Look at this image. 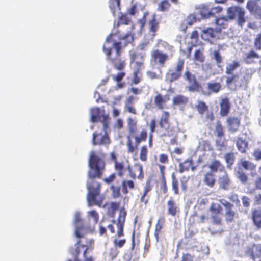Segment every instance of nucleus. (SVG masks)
<instances>
[{
  "mask_svg": "<svg viewBox=\"0 0 261 261\" xmlns=\"http://www.w3.org/2000/svg\"><path fill=\"white\" fill-rule=\"evenodd\" d=\"M254 186L255 190L261 191V177H258L255 180Z\"/></svg>",
  "mask_w": 261,
  "mask_h": 261,
  "instance_id": "64",
  "label": "nucleus"
},
{
  "mask_svg": "<svg viewBox=\"0 0 261 261\" xmlns=\"http://www.w3.org/2000/svg\"><path fill=\"white\" fill-rule=\"evenodd\" d=\"M87 231L84 226L78 227L76 228L75 234L76 237L80 239L77 242L76 248L74 251L72 252V254L74 255V261H79L77 259L78 256L80 254V247L83 248L82 245H86V242H88V239L86 238Z\"/></svg>",
  "mask_w": 261,
  "mask_h": 261,
  "instance_id": "9",
  "label": "nucleus"
},
{
  "mask_svg": "<svg viewBox=\"0 0 261 261\" xmlns=\"http://www.w3.org/2000/svg\"><path fill=\"white\" fill-rule=\"evenodd\" d=\"M221 84L218 82H208L207 84V91H202L204 95H209L212 93H217L221 89Z\"/></svg>",
  "mask_w": 261,
  "mask_h": 261,
  "instance_id": "22",
  "label": "nucleus"
},
{
  "mask_svg": "<svg viewBox=\"0 0 261 261\" xmlns=\"http://www.w3.org/2000/svg\"><path fill=\"white\" fill-rule=\"evenodd\" d=\"M147 138V130L143 128L139 136H135V142L133 143L130 136H127L126 146L128 153H133L138 150L139 145L141 142L145 141Z\"/></svg>",
  "mask_w": 261,
  "mask_h": 261,
  "instance_id": "6",
  "label": "nucleus"
},
{
  "mask_svg": "<svg viewBox=\"0 0 261 261\" xmlns=\"http://www.w3.org/2000/svg\"><path fill=\"white\" fill-rule=\"evenodd\" d=\"M237 147L238 150L242 153L246 152V148L248 147V143L241 138H239L237 142Z\"/></svg>",
  "mask_w": 261,
  "mask_h": 261,
  "instance_id": "38",
  "label": "nucleus"
},
{
  "mask_svg": "<svg viewBox=\"0 0 261 261\" xmlns=\"http://www.w3.org/2000/svg\"><path fill=\"white\" fill-rule=\"evenodd\" d=\"M146 75L151 80L159 79L161 77L160 75L158 74L156 72L152 71H147L146 72Z\"/></svg>",
  "mask_w": 261,
  "mask_h": 261,
  "instance_id": "61",
  "label": "nucleus"
},
{
  "mask_svg": "<svg viewBox=\"0 0 261 261\" xmlns=\"http://www.w3.org/2000/svg\"><path fill=\"white\" fill-rule=\"evenodd\" d=\"M148 149L146 145L142 146L140 148V159L143 162H146L147 160Z\"/></svg>",
  "mask_w": 261,
  "mask_h": 261,
  "instance_id": "52",
  "label": "nucleus"
},
{
  "mask_svg": "<svg viewBox=\"0 0 261 261\" xmlns=\"http://www.w3.org/2000/svg\"><path fill=\"white\" fill-rule=\"evenodd\" d=\"M253 44L254 47L256 50H261V33L256 35Z\"/></svg>",
  "mask_w": 261,
  "mask_h": 261,
  "instance_id": "55",
  "label": "nucleus"
},
{
  "mask_svg": "<svg viewBox=\"0 0 261 261\" xmlns=\"http://www.w3.org/2000/svg\"><path fill=\"white\" fill-rule=\"evenodd\" d=\"M225 160L228 167L232 165L235 161V156L233 152L227 153L225 155Z\"/></svg>",
  "mask_w": 261,
  "mask_h": 261,
  "instance_id": "49",
  "label": "nucleus"
},
{
  "mask_svg": "<svg viewBox=\"0 0 261 261\" xmlns=\"http://www.w3.org/2000/svg\"><path fill=\"white\" fill-rule=\"evenodd\" d=\"M88 166L89 169L86 184L88 204L89 206L97 205L100 207L104 196L100 194L101 184L97 180V178L102 177L106 168V163L95 151H92L88 160Z\"/></svg>",
  "mask_w": 261,
  "mask_h": 261,
  "instance_id": "1",
  "label": "nucleus"
},
{
  "mask_svg": "<svg viewBox=\"0 0 261 261\" xmlns=\"http://www.w3.org/2000/svg\"><path fill=\"white\" fill-rule=\"evenodd\" d=\"M208 168L210 169V172H212L213 173H215L218 171L224 172L225 171V167L221 163V162L218 160H213L210 164L208 165Z\"/></svg>",
  "mask_w": 261,
  "mask_h": 261,
  "instance_id": "25",
  "label": "nucleus"
},
{
  "mask_svg": "<svg viewBox=\"0 0 261 261\" xmlns=\"http://www.w3.org/2000/svg\"><path fill=\"white\" fill-rule=\"evenodd\" d=\"M88 216L93 219L95 224L98 223L99 216L98 213L95 210H91L88 212Z\"/></svg>",
  "mask_w": 261,
  "mask_h": 261,
  "instance_id": "57",
  "label": "nucleus"
},
{
  "mask_svg": "<svg viewBox=\"0 0 261 261\" xmlns=\"http://www.w3.org/2000/svg\"><path fill=\"white\" fill-rule=\"evenodd\" d=\"M195 108L199 114L203 115L204 113L208 111V107L206 104L203 101H198L197 104L196 105Z\"/></svg>",
  "mask_w": 261,
  "mask_h": 261,
  "instance_id": "40",
  "label": "nucleus"
},
{
  "mask_svg": "<svg viewBox=\"0 0 261 261\" xmlns=\"http://www.w3.org/2000/svg\"><path fill=\"white\" fill-rule=\"evenodd\" d=\"M120 0H110L109 1V7L113 14L115 16L116 11L119 10Z\"/></svg>",
  "mask_w": 261,
  "mask_h": 261,
  "instance_id": "41",
  "label": "nucleus"
},
{
  "mask_svg": "<svg viewBox=\"0 0 261 261\" xmlns=\"http://www.w3.org/2000/svg\"><path fill=\"white\" fill-rule=\"evenodd\" d=\"M134 99L133 95L127 97L125 101L124 109L125 112L135 115L137 114V111L134 105Z\"/></svg>",
  "mask_w": 261,
  "mask_h": 261,
  "instance_id": "23",
  "label": "nucleus"
},
{
  "mask_svg": "<svg viewBox=\"0 0 261 261\" xmlns=\"http://www.w3.org/2000/svg\"><path fill=\"white\" fill-rule=\"evenodd\" d=\"M127 215V212L124 206L121 207L119 211V216L116 220H113L112 224L108 226V228L111 233H115V230L114 224H116L117 228V236L118 238L124 236V227L125 222V219Z\"/></svg>",
  "mask_w": 261,
  "mask_h": 261,
  "instance_id": "5",
  "label": "nucleus"
},
{
  "mask_svg": "<svg viewBox=\"0 0 261 261\" xmlns=\"http://www.w3.org/2000/svg\"><path fill=\"white\" fill-rule=\"evenodd\" d=\"M240 66L238 61H234L231 63H229L226 67L225 73L226 74H232L234 71Z\"/></svg>",
  "mask_w": 261,
  "mask_h": 261,
  "instance_id": "39",
  "label": "nucleus"
},
{
  "mask_svg": "<svg viewBox=\"0 0 261 261\" xmlns=\"http://www.w3.org/2000/svg\"><path fill=\"white\" fill-rule=\"evenodd\" d=\"M170 117V113L165 111L162 112L160 117L159 125L162 129L165 130L163 134L164 136H172L175 132L173 127L171 126Z\"/></svg>",
  "mask_w": 261,
  "mask_h": 261,
  "instance_id": "8",
  "label": "nucleus"
},
{
  "mask_svg": "<svg viewBox=\"0 0 261 261\" xmlns=\"http://www.w3.org/2000/svg\"><path fill=\"white\" fill-rule=\"evenodd\" d=\"M110 189L112 191V195L113 198H117L120 196V187L119 186L112 185L110 187Z\"/></svg>",
  "mask_w": 261,
  "mask_h": 261,
  "instance_id": "53",
  "label": "nucleus"
},
{
  "mask_svg": "<svg viewBox=\"0 0 261 261\" xmlns=\"http://www.w3.org/2000/svg\"><path fill=\"white\" fill-rule=\"evenodd\" d=\"M238 177L240 179V180L243 183H245L248 180V177L247 175L242 171H239L238 172Z\"/></svg>",
  "mask_w": 261,
  "mask_h": 261,
  "instance_id": "63",
  "label": "nucleus"
},
{
  "mask_svg": "<svg viewBox=\"0 0 261 261\" xmlns=\"http://www.w3.org/2000/svg\"><path fill=\"white\" fill-rule=\"evenodd\" d=\"M203 182L210 188L214 186L216 183V176L215 173L212 172H207L204 175Z\"/></svg>",
  "mask_w": 261,
  "mask_h": 261,
  "instance_id": "30",
  "label": "nucleus"
},
{
  "mask_svg": "<svg viewBox=\"0 0 261 261\" xmlns=\"http://www.w3.org/2000/svg\"><path fill=\"white\" fill-rule=\"evenodd\" d=\"M119 206V202H111L107 206V215L109 217L114 218L115 216L116 211L118 210Z\"/></svg>",
  "mask_w": 261,
  "mask_h": 261,
  "instance_id": "33",
  "label": "nucleus"
},
{
  "mask_svg": "<svg viewBox=\"0 0 261 261\" xmlns=\"http://www.w3.org/2000/svg\"><path fill=\"white\" fill-rule=\"evenodd\" d=\"M171 6L168 0H163L159 5V10L161 11H165L168 10Z\"/></svg>",
  "mask_w": 261,
  "mask_h": 261,
  "instance_id": "56",
  "label": "nucleus"
},
{
  "mask_svg": "<svg viewBox=\"0 0 261 261\" xmlns=\"http://www.w3.org/2000/svg\"><path fill=\"white\" fill-rule=\"evenodd\" d=\"M245 253L253 261L260 258L261 257V244H254L248 246Z\"/></svg>",
  "mask_w": 261,
  "mask_h": 261,
  "instance_id": "16",
  "label": "nucleus"
},
{
  "mask_svg": "<svg viewBox=\"0 0 261 261\" xmlns=\"http://www.w3.org/2000/svg\"><path fill=\"white\" fill-rule=\"evenodd\" d=\"M219 201L226 209L225 214L226 221L227 222H232L236 216V212L232 210L233 205L224 199H220Z\"/></svg>",
  "mask_w": 261,
  "mask_h": 261,
  "instance_id": "15",
  "label": "nucleus"
},
{
  "mask_svg": "<svg viewBox=\"0 0 261 261\" xmlns=\"http://www.w3.org/2000/svg\"><path fill=\"white\" fill-rule=\"evenodd\" d=\"M242 167L246 170H252L255 167V166L248 161H243L241 162Z\"/></svg>",
  "mask_w": 261,
  "mask_h": 261,
  "instance_id": "58",
  "label": "nucleus"
},
{
  "mask_svg": "<svg viewBox=\"0 0 261 261\" xmlns=\"http://www.w3.org/2000/svg\"><path fill=\"white\" fill-rule=\"evenodd\" d=\"M188 101V98L181 95H177L173 98V104L174 105H185Z\"/></svg>",
  "mask_w": 261,
  "mask_h": 261,
  "instance_id": "42",
  "label": "nucleus"
},
{
  "mask_svg": "<svg viewBox=\"0 0 261 261\" xmlns=\"http://www.w3.org/2000/svg\"><path fill=\"white\" fill-rule=\"evenodd\" d=\"M229 130L232 133L237 132L240 126V119L237 117L229 116L226 119Z\"/></svg>",
  "mask_w": 261,
  "mask_h": 261,
  "instance_id": "21",
  "label": "nucleus"
},
{
  "mask_svg": "<svg viewBox=\"0 0 261 261\" xmlns=\"http://www.w3.org/2000/svg\"><path fill=\"white\" fill-rule=\"evenodd\" d=\"M165 222V219L163 217L159 218L155 225L154 236L157 241L159 240V233L162 229L163 225Z\"/></svg>",
  "mask_w": 261,
  "mask_h": 261,
  "instance_id": "37",
  "label": "nucleus"
},
{
  "mask_svg": "<svg viewBox=\"0 0 261 261\" xmlns=\"http://www.w3.org/2000/svg\"><path fill=\"white\" fill-rule=\"evenodd\" d=\"M194 59L196 62L199 63H203L205 61V56L203 51L200 49H197L195 51L194 55Z\"/></svg>",
  "mask_w": 261,
  "mask_h": 261,
  "instance_id": "46",
  "label": "nucleus"
},
{
  "mask_svg": "<svg viewBox=\"0 0 261 261\" xmlns=\"http://www.w3.org/2000/svg\"><path fill=\"white\" fill-rule=\"evenodd\" d=\"M230 76H228L226 80V84L227 85L229 86L232 84H235L239 78V76L237 74H230Z\"/></svg>",
  "mask_w": 261,
  "mask_h": 261,
  "instance_id": "54",
  "label": "nucleus"
},
{
  "mask_svg": "<svg viewBox=\"0 0 261 261\" xmlns=\"http://www.w3.org/2000/svg\"><path fill=\"white\" fill-rule=\"evenodd\" d=\"M172 178V189L174 191V193L175 195L179 194V188H178V180L176 177L174 173H173L171 175Z\"/></svg>",
  "mask_w": 261,
  "mask_h": 261,
  "instance_id": "44",
  "label": "nucleus"
},
{
  "mask_svg": "<svg viewBox=\"0 0 261 261\" xmlns=\"http://www.w3.org/2000/svg\"><path fill=\"white\" fill-rule=\"evenodd\" d=\"M113 34H110L102 46V51L104 53L107 62L117 70L119 71L116 74L112 75L113 80L117 83V87L122 88L125 86L124 82H120L126 75L123 70L126 63L125 59L121 57L122 45L121 42H117L113 39Z\"/></svg>",
  "mask_w": 261,
  "mask_h": 261,
  "instance_id": "2",
  "label": "nucleus"
},
{
  "mask_svg": "<svg viewBox=\"0 0 261 261\" xmlns=\"http://www.w3.org/2000/svg\"><path fill=\"white\" fill-rule=\"evenodd\" d=\"M190 43L192 46H197L199 41V33L197 30L192 32L190 35Z\"/></svg>",
  "mask_w": 261,
  "mask_h": 261,
  "instance_id": "47",
  "label": "nucleus"
},
{
  "mask_svg": "<svg viewBox=\"0 0 261 261\" xmlns=\"http://www.w3.org/2000/svg\"><path fill=\"white\" fill-rule=\"evenodd\" d=\"M214 133L217 137L220 139L222 138L225 136L224 128L222 126L221 121L219 120L217 121L216 123Z\"/></svg>",
  "mask_w": 261,
  "mask_h": 261,
  "instance_id": "36",
  "label": "nucleus"
},
{
  "mask_svg": "<svg viewBox=\"0 0 261 261\" xmlns=\"http://www.w3.org/2000/svg\"><path fill=\"white\" fill-rule=\"evenodd\" d=\"M119 252L117 248L115 247L111 248L110 250L109 256L111 257L112 259H113L116 257Z\"/></svg>",
  "mask_w": 261,
  "mask_h": 261,
  "instance_id": "62",
  "label": "nucleus"
},
{
  "mask_svg": "<svg viewBox=\"0 0 261 261\" xmlns=\"http://www.w3.org/2000/svg\"><path fill=\"white\" fill-rule=\"evenodd\" d=\"M260 0H249L246 4V8L250 13L257 14L261 18V7L258 2Z\"/></svg>",
  "mask_w": 261,
  "mask_h": 261,
  "instance_id": "20",
  "label": "nucleus"
},
{
  "mask_svg": "<svg viewBox=\"0 0 261 261\" xmlns=\"http://www.w3.org/2000/svg\"><path fill=\"white\" fill-rule=\"evenodd\" d=\"M122 192L124 194L128 193V189L132 190L135 188V183L133 180H124L121 184Z\"/></svg>",
  "mask_w": 261,
  "mask_h": 261,
  "instance_id": "34",
  "label": "nucleus"
},
{
  "mask_svg": "<svg viewBox=\"0 0 261 261\" xmlns=\"http://www.w3.org/2000/svg\"><path fill=\"white\" fill-rule=\"evenodd\" d=\"M149 30L152 33L153 37L155 36L156 32L159 29V22L156 19L155 14L153 15L152 18L149 21Z\"/></svg>",
  "mask_w": 261,
  "mask_h": 261,
  "instance_id": "31",
  "label": "nucleus"
},
{
  "mask_svg": "<svg viewBox=\"0 0 261 261\" xmlns=\"http://www.w3.org/2000/svg\"><path fill=\"white\" fill-rule=\"evenodd\" d=\"M127 129L129 135L134 136L137 131V121L131 117L127 119Z\"/></svg>",
  "mask_w": 261,
  "mask_h": 261,
  "instance_id": "28",
  "label": "nucleus"
},
{
  "mask_svg": "<svg viewBox=\"0 0 261 261\" xmlns=\"http://www.w3.org/2000/svg\"><path fill=\"white\" fill-rule=\"evenodd\" d=\"M125 239L118 240L115 239L113 241V243L116 248H122L126 243Z\"/></svg>",
  "mask_w": 261,
  "mask_h": 261,
  "instance_id": "59",
  "label": "nucleus"
},
{
  "mask_svg": "<svg viewBox=\"0 0 261 261\" xmlns=\"http://www.w3.org/2000/svg\"><path fill=\"white\" fill-rule=\"evenodd\" d=\"M142 74L139 69H136L133 72L132 83L134 85L139 84L142 80Z\"/></svg>",
  "mask_w": 261,
  "mask_h": 261,
  "instance_id": "43",
  "label": "nucleus"
},
{
  "mask_svg": "<svg viewBox=\"0 0 261 261\" xmlns=\"http://www.w3.org/2000/svg\"><path fill=\"white\" fill-rule=\"evenodd\" d=\"M245 10L239 6H232L228 8L227 10V17H221L215 20V29L220 34L223 29H226L228 26V20H233L237 17V22L239 25L242 27L246 21L245 17Z\"/></svg>",
  "mask_w": 261,
  "mask_h": 261,
  "instance_id": "3",
  "label": "nucleus"
},
{
  "mask_svg": "<svg viewBox=\"0 0 261 261\" xmlns=\"http://www.w3.org/2000/svg\"><path fill=\"white\" fill-rule=\"evenodd\" d=\"M220 110L219 114L221 117H225L228 115L229 113L231 103L229 99L227 97L221 98L219 103Z\"/></svg>",
  "mask_w": 261,
  "mask_h": 261,
  "instance_id": "18",
  "label": "nucleus"
},
{
  "mask_svg": "<svg viewBox=\"0 0 261 261\" xmlns=\"http://www.w3.org/2000/svg\"><path fill=\"white\" fill-rule=\"evenodd\" d=\"M130 21V19L126 14H121L118 18L117 26L119 27L121 24H128Z\"/></svg>",
  "mask_w": 261,
  "mask_h": 261,
  "instance_id": "51",
  "label": "nucleus"
},
{
  "mask_svg": "<svg viewBox=\"0 0 261 261\" xmlns=\"http://www.w3.org/2000/svg\"><path fill=\"white\" fill-rule=\"evenodd\" d=\"M224 172L223 175L219 177L218 184L220 188L226 190H228L229 187L230 180L226 172L224 171Z\"/></svg>",
  "mask_w": 261,
  "mask_h": 261,
  "instance_id": "26",
  "label": "nucleus"
},
{
  "mask_svg": "<svg viewBox=\"0 0 261 261\" xmlns=\"http://www.w3.org/2000/svg\"><path fill=\"white\" fill-rule=\"evenodd\" d=\"M199 14L202 18H207L212 15L210 10L207 6H202L199 10Z\"/></svg>",
  "mask_w": 261,
  "mask_h": 261,
  "instance_id": "45",
  "label": "nucleus"
},
{
  "mask_svg": "<svg viewBox=\"0 0 261 261\" xmlns=\"http://www.w3.org/2000/svg\"><path fill=\"white\" fill-rule=\"evenodd\" d=\"M218 48L219 50L214 51L213 56L217 64L219 66L222 62V58L219 53V50L222 48V45L218 44Z\"/></svg>",
  "mask_w": 261,
  "mask_h": 261,
  "instance_id": "50",
  "label": "nucleus"
},
{
  "mask_svg": "<svg viewBox=\"0 0 261 261\" xmlns=\"http://www.w3.org/2000/svg\"><path fill=\"white\" fill-rule=\"evenodd\" d=\"M196 167L193 166V161L192 159H187L179 165V172L183 173L191 169L192 171L195 170Z\"/></svg>",
  "mask_w": 261,
  "mask_h": 261,
  "instance_id": "27",
  "label": "nucleus"
},
{
  "mask_svg": "<svg viewBox=\"0 0 261 261\" xmlns=\"http://www.w3.org/2000/svg\"><path fill=\"white\" fill-rule=\"evenodd\" d=\"M219 35L216 29L211 27L204 28L200 33L201 39L211 44L219 39Z\"/></svg>",
  "mask_w": 261,
  "mask_h": 261,
  "instance_id": "12",
  "label": "nucleus"
},
{
  "mask_svg": "<svg viewBox=\"0 0 261 261\" xmlns=\"http://www.w3.org/2000/svg\"><path fill=\"white\" fill-rule=\"evenodd\" d=\"M209 211L211 213V219L213 224L216 225H222L221 215L223 213V207L221 205L216 202H213L211 203Z\"/></svg>",
  "mask_w": 261,
  "mask_h": 261,
  "instance_id": "10",
  "label": "nucleus"
},
{
  "mask_svg": "<svg viewBox=\"0 0 261 261\" xmlns=\"http://www.w3.org/2000/svg\"><path fill=\"white\" fill-rule=\"evenodd\" d=\"M129 176L133 180L138 178L142 180L144 178L143 166L139 163H135L133 165H128L127 167Z\"/></svg>",
  "mask_w": 261,
  "mask_h": 261,
  "instance_id": "13",
  "label": "nucleus"
},
{
  "mask_svg": "<svg viewBox=\"0 0 261 261\" xmlns=\"http://www.w3.org/2000/svg\"><path fill=\"white\" fill-rule=\"evenodd\" d=\"M120 40H124V46H126L128 44L131 43L134 41L133 35L130 32L127 33L125 35L121 37Z\"/></svg>",
  "mask_w": 261,
  "mask_h": 261,
  "instance_id": "48",
  "label": "nucleus"
},
{
  "mask_svg": "<svg viewBox=\"0 0 261 261\" xmlns=\"http://www.w3.org/2000/svg\"><path fill=\"white\" fill-rule=\"evenodd\" d=\"M184 77L189 84L187 86V89L190 92H199L202 89L201 85L196 79V76L192 74L189 70H187L184 73Z\"/></svg>",
  "mask_w": 261,
  "mask_h": 261,
  "instance_id": "11",
  "label": "nucleus"
},
{
  "mask_svg": "<svg viewBox=\"0 0 261 261\" xmlns=\"http://www.w3.org/2000/svg\"><path fill=\"white\" fill-rule=\"evenodd\" d=\"M170 97L168 95L164 96L161 93H158L154 98V104L159 110H163L166 108V102L169 100Z\"/></svg>",
  "mask_w": 261,
  "mask_h": 261,
  "instance_id": "19",
  "label": "nucleus"
},
{
  "mask_svg": "<svg viewBox=\"0 0 261 261\" xmlns=\"http://www.w3.org/2000/svg\"><path fill=\"white\" fill-rule=\"evenodd\" d=\"M114 169L119 177L123 176L125 172L124 162L123 161L116 162L114 164Z\"/></svg>",
  "mask_w": 261,
  "mask_h": 261,
  "instance_id": "35",
  "label": "nucleus"
},
{
  "mask_svg": "<svg viewBox=\"0 0 261 261\" xmlns=\"http://www.w3.org/2000/svg\"><path fill=\"white\" fill-rule=\"evenodd\" d=\"M185 60L178 58L174 69H170L166 74V80L170 83L178 80L182 76L184 68Z\"/></svg>",
  "mask_w": 261,
  "mask_h": 261,
  "instance_id": "7",
  "label": "nucleus"
},
{
  "mask_svg": "<svg viewBox=\"0 0 261 261\" xmlns=\"http://www.w3.org/2000/svg\"><path fill=\"white\" fill-rule=\"evenodd\" d=\"M99 121L102 124V130L104 132L95 131L92 135V143L93 145L107 146L111 143V140L109 137L108 132L110 131L109 120L108 115H101L98 117Z\"/></svg>",
  "mask_w": 261,
  "mask_h": 261,
  "instance_id": "4",
  "label": "nucleus"
},
{
  "mask_svg": "<svg viewBox=\"0 0 261 261\" xmlns=\"http://www.w3.org/2000/svg\"><path fill=\"white\" fill-rule=\"evenodd\" d=\"M169 59L168 55L159 49L153 50L151 53V61L161 67H164Z\"/></svg>",
  "mask_w": 261,
  "mask_h": 261,
  "instance_id": "14",
  "label": "nucleus"
},
{
  "mask_svg": "<svg viewBox=\"0 0 261 261\" xmlns=\"http://www.w3.org/2000/svg\"><path fill=\"white\" fill-rule=\"evenodd\" d=\"M86 245H82V246L85 248V250L83 252V256L84 257V261H93V258L91 256H86V253L88 250H92L94 247V242L92 239L88 240V242H86Z\"/></svg>",
  "mask_w": 261,
  "mask_h": 261,
  "instance_id": "29",
  "label": "nucleus"
},
{
  "mask_svg": "<svg viewBox=\"0 0 261 261\" xmlns=\"http://www.w3.org/2000/svg\"><path fill=\"white\" fill-rule=\"evenodd\" d=\"M251 220L257 229H261V210L254 209L251 212Z\"/></svg>",
  "mask_w": 261,
  "mask_h": 261,
  "instance_id": "24",
  "label": "nucleus"
},
{
  "mask_svg": "<svg viewBox=\"0 0 261 261\" xmlns=\"http://www.w3.org/2000/svg\"><path fill=\"white\" fill-rule=\"evenodd\" d=\"M159 160L162 164H168L169 163L168 155L166 154H161L159 155Z\"/></svg>",
  "mask_w": 261,
  "mask_h": 261,
  "instance_id": "60",
  "label": "nucleus"
},
{
  "mask_svg": "<svg viewBox=\"0 0 261 261\" xmlns=\"http://www.w3.org/2000/svg\"><path fill=\"white\" fill-rule=\"evenodd\" d=\"M167 213L173 217L178 216L180 213L178 204L172 198H170L167 202Z\"/></svg>",
  "mask_w": 261,
  "mask_h": 261,
  "instance_id": "17",
  "label": "nucleus"
},
{
  "mask_svg": "<svg viewBox=\"0 0 261 261\" xmlns=\"http://www.w3.org/2000/svg\"><path fill=\"white\" fill-rule=\"evenodd\" d=\"M260 57L253 50H250L244 58V60L247 64H251L255 63V60L258 59Z\"/></svg>",
  "mask_w": 261,
  "mask_h": 261,
  "instance_id": "32",
  "label": "nucleus"
}]
</instances>
